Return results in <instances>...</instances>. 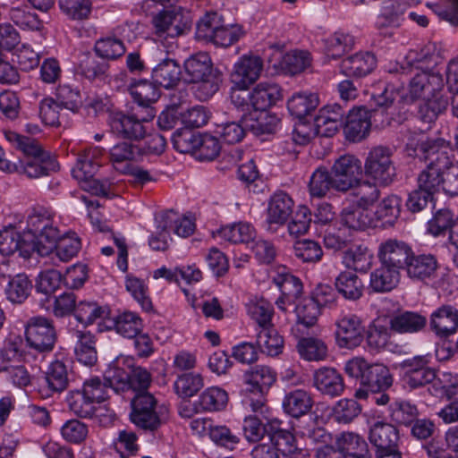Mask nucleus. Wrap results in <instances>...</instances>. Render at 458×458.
Instances as JSON below:
<instances>
[{
	"label": "nucleus",
	"mask_w": 458,
	"mask_h": 458,
	"mask_svg": "<svg viewBox=\"0 0 458 458\" xmlns=\"http://www.w3.org/2000/svg\"><path fill=\"white\" fill-rule=\"evenodd\" d=\"M109 64L90 54L81 55L76 67L77 73L89 81H104L108 76Z\"/></svg>",
	"instance_id": "obj_37"
},
{
	"label": "nucleus",
	"mask_w": 458,
	"mask_h": 458,
	"mask_svg": "<svg viewBox=\"0 0 458 458\" xmlns=\"http://www.w3.org/2000/svg\"><path fill=\"white\" fill-rule=\"evenodd\" d=\"M95 149H88L80 154L72 169V175L85 191L98 197L111 198V182L106 178L95 177L100 166L95 159Z\"/></svg>",
	"instance_id": "obj_4"
},
{
	"label": "nucleus",
	"mask_w": 458,
	"mask_h": 458,
	"mask_svg": "<svg viewBox=\"0 0 458 458\" xmlns=\"http://www.w3.org/2000/svg\"><path fill=\"white\" fill-rule=\"evenodd\" d=\"M294 256L302 262L316 263L321 260L323 250L320 244L313 240L297 241L293 245Z\"/></svg>",
	"instance_id": "obj_63"
},
{
	"label": "nucleus",
	"mask_w": 458,
	"mask_h": 458,
	"mask_svg": "<svg viewBox=\"0 0 458 458\" xmlns=\"http://www.w3.org/2000/svg\"><path fill=\"white\" fill-rule=\"evenodd\" d=\"M109 329H113L116 334L123 338L131 339L137 336L144 329L143 319L134 311L124 310L109 318Z\"/></svg>",
	"instance_id": "obj_26"
},
{
	"label": "nucleus",
	"mask_w": 458,
	"mask_h": 458,
	"mask_svg": "<svg viewBox=\"0 0 458 458\" xmlns=\"http://www.w3.org/2000/svg\"><path fill=\"white\" fill-rule=\"evenodd\" d=\"M293 199L284 191H276L270 197L266 218L268 232H276L279 226L287 222L293 213Z\"/></svg>",
	"instance_id": "obj_19"
},
{
	"label": "nucleus",
	"mask_w": 458,
	"mask_h": 458,
	"mask_svg": "<svg viewBox=\"0 0 458 458\" xmlns=\"http://www.w3.org/2000/svg\"><path fill=\"white\" fill-rule=\"evenodd\" d=\"M393 149L386 146L373 147L364 162V174L380 185L391 184L396 175L393 161Z\"/></svg>",
	"instance_id": "obj_6"
},
{
	"label": "nucleus",
	"mask_w": 458,
	"mask_h": 458,
	"mask_svg": "<svg viewBox=\"0 0 458 458\" xmlns=\"http://www.w3.org/2000/svg\"><path fill=\"white\" fill-rule=\"evenodd\" d=\"M129 92L133 101L141 109L140 112L148 114V109H154L152 104L160 97V90L157 84L148 80H139L131 83Z\"/></svg>",
	"instance_id": "obj_29"
},
{
	"label": "nucleus",
	"mask_w": 458,
	"mask_h": 458,
	"mask_svg": "<svg viewBox=\"0 0 458 458\" xmlns=\"http://www.w3.org/2000/svg\"><path fill=\"white\" fill-rule=\"evenodd\" d=\"M131 421L139 428L155 432L163 423L158 402L149 392L138 393L131 400Z\"/></svg>",
	"instance_id": "obj_5"
},
{
	"label": "nucleus",
	"mask_w": 458,
	"mask_h": 458,
	"mask_svg": "<svg viewBox=\"0 0 458 458\" xmlns=\"http://www.w3.org/2000/svg\"><path fill=\"white\" fill-rule=\"evenodd\" d=\"M183 67L189 82L199 81L217 72L213 69L209 55L204 52H199L191 55L184 61Z\"/></svg>",
	"instance_id": "obj_41"
},
{
	"label": "nucleus",
	"mask_w": 458,
	"mask_h": 458,
	"mask_svg": "<svg viewBox=\"0 0 458 458\" xmlns=\"http://www.w3.org/2000/svg\"><path fill=\"white\" fill-rule=\"evenodd\" d=\"M400 281V271L380 264L370 274L369 287L375 293H386L395 288Z\"/></svg>",
	"instance_id": "obj_39"
},
{
	"label": "nucleus",
	"mask_w": 458,
	"mask_h": 458,
	"mask_svg": "<svg viewBox=\"0 0 458 458\" xmlns=\"http://www.w3.org/2000/svg\"><path fill=\"white\" fill-rule=\"evenodd\" d=\"M10 165L9 173H17L30 179L48 176L60 169L59 163L50 152L30 158H18Z\"/></svg>",
	"instance_id": "obj_16"
},
{
	"label": "nucleus",
	"mask_w": 458,
	"mask_h": 458,
	"mask_svg": "<svg viewBox=\"0 0 458 458\" xmlns=\"http://www.w3.org/2000/svg\"><path fill=\"white\" fill-rule=\"evenodd\" d=\"M331 173L334 177L335 191L347 192L360 179L361 161L353 155H343L335 161Z\"/></svg>",
	"instance_id": "obj_15"
},
{
	"label": "nucleus",
	"mask_w": 458,
	"mask_h": 458,
	"mask_svg": "<svg viewBox=\"0 0 458 458\" xmlns=\"http://www.w3.org/2000/svg\"><path fill=\"white\" fill-rule=\"evenodd\" d=\"M204 378L199 373H183L174 383L175 394L181 398H191L203 388Z\"/></svg>",
	"instance_id": "obj_54"
},
{
	"label": "nucleus",
	"mask_w": 458,
	"mask_h": 458,
	"mask_svg": "<svg viewBox=\"0 0 458 458\" xmlns=\"http://www.w3.org/2000/svg\"><path fill=\"white\" fill-rule=\"evenodd\" d=\"M222 81V74L217 71L199 81L191 82L193 84L192 93L198 100L208 101L219 90Z\"/></svg>",
	"instance_id": "obj_56"
},
{
	"label": "nucleus",
	"mask_w": 458,
	"mask_h": 458,
	"mask_svg": "<svg viewBox=\"0 0 458 458\" xmlns=\"http://www.w3.org/2000/svg\"><path fill=\"white\" fill-rule=\"evenodd\" d=\"M335 190V182L332 173L326 167H318L311 174L309 182V192L312 198L321 199L330 190Z\"/></svg>",
	"instance_id": "obj_51"
},
{
	"label": "nucleus",
	"mask_w": 458,
	"mask_h": 458,
	"mask_svg": "<svg viewBox=\"0 0 458 458\" xmlns=\"http://www.w3.org/2000/svg\"><path fill=\"white\" fill-rule=\"evenodd\" d=\"M73 335L77 340L75 355L78 361L88 367L94 366L98 361L95 335L88 330H75Z\"/></svg>",
	"instance_id": "obj_35"
},
{
	"label": "nucleus",
	"mask_w": 458,
	"mask_h": 458,
	"mask_svg": "<svg viewBox=\"0 0 458 458\" xmlns=\"http://www.w3.org/2000/svg\"><path fill=\"white\" fill-rule=\"evenodd\" d=\"M437 268L438 262L434 255L429 253L416 255L412 250V255L403 270L411 279L424 282L435 278Z\"/></svg>",
	"instance_id": "obj_25"
},
{
	"label": "nucleus",
	"mask_w": 458,
	"mask_h": 458,
	"mask_svg": "<svg viewBox=\"0 0 458 458\" xmlns=\"http://www.w3.org/2000/svg\"><path fill=\"white\" fill-rule=\"evenodd\" d=\"M137 441L136 433L126 429L121 430L113 442V447L119 454L120 458H130L136 455L140 450Z\"/></svg>",
	"instance_id": "obj_62"
},
{
	"label": "nucleus",
	"mask_w": 458,
	"mask_h": 458,
	"mask_svg": "<svg viewBox=\"0 0 458 458\" xmlns=\"http://www.w3.org/2000/svg\"><path fill=\"white\" fill-rule=\"evenodd\" d=\"M276 379V371L267 365H256L244 371L243 402L253 412L261 415L267 412V394Z\"/></svg>",
	"instance_id": "obj_2"
},
{
	"label": "nucleus",
	"mask_w": 458,
	"mask_h": 458,
	"mask_svg": "<svg viewBox=\"0 0 458 458\" xmlns=\"http://www.w3.org/2000/svg\"><path fill=\"white\" fill-rule=\"evenodd\" d=\"M249 316L258 324L259 329L272 326L273 304L263 297H253L246 304Z\"/></svg>",
	"instance_id": "obj_47"
},
{
	"label": "nucleus",
	"mask_w": 458,
	"mask_h": 458,
	"mask_svg": "<svg viewBox=\"0 0 458 458\" xmlns=\"http://www.w3.org/2000/svg\"><path fill=\"white\" fill-rule=\"evenodd\" d=\"M412 250V247L405 241L388 238L378 245L377 258L380 264L401 271L411 259Z\"/></svg>",
	"instance_id": "obj_17"
},
{
	"label": "nucleus",
	"mask_w": 458,
	"mask_h": 458,
	"mask_svg": "<svg viewBox=\"0 0 458 458\" xmlns=\"http://www.w3.org/2000/svg\"><path fill=\"white\" fill-rule=\"evenodd\" d=\"M262 69L259 56L244 55L233 65L232 81L239 89H247L259 78Z\"/></svg>",
	"instance_id": "obj_18"
},
{
	"label": "nucleus",
	"mask_w": 458,
	"mask_h": 458,
	"mask_svg": "<svg viewBox=\"0 0 458 458\" xmlns=\"http://www.w3.org/2000/svg\"><path fill=\"white\" fill-rule=\"evenodd\" d=\"M369 440L377 448V458H402L399 431L394 425L376 422L370 428Z\"/></svg>",
	"instance_id": "obj_12"
},
{
	"label": "nucleus",
	"mask_w": 458,
	"mask_h": 458,
	"mask_svg": "<svg viewBox=\"0 0 458 458\" xmlns=\"http://www.w3.org/2000/svg\"><path fill=\"white\" fill-rule=\"evenodd\" d=\"M222 22L223 19L217 13H205L197 23L195 33L197 40L208 43Z\"/></svg>",
	"instance_id": "obj_64"
},
{
	"label": "nucleus",
	"mask_w": 458,
	"mask_h": 458,
	"mask_svg": "<svg viewBox=\"0 0 458 458\" xmlns=\"http://www.w3.org/2000/svg\"><path fill=\"white\" fill-rule=\"evenodd\" d=\"M430 354L417 355L400 363L403 370V381L410 389H417L428 384L435 383L437 370L431 366Z\"/></svg>",
	"instance_id": "obj_11"
},
{
	"label": "nucleus",
	"mask_w": 458,
	"mask_h": 458,
	"mask_svg": "<svg viewBox=\"0 0 458 458\" xmlns=\"http://www.w3.org/2000/svg\"><path fill=\"white\" fill-rule=\"evenodd\" d=\"M256 231L249 223L240 222L227 225L217 231V235L233 244L248 243L255 238Z\"/></svg>",
	"instance_id": "obj_46"
},
{
	"label": "nucleus",
	"mask_w": 458,
	"mask_h": 458,
	"mask_svg": "<svg viewBox=\"0 0 458 458\" xmlns=\"http://www.w3.org/2000/svg\"><path fill=\"white\" fill-rule=\"evenodd\" d=\"M5 138L14 148L22 153L21 158H30L48 152L44 150L39 142L31 137L21 135L15 131H7Z\"/></svg>",
	"instance_id": "obj_55"
},
{
	"label": "nucleus",
	"mask_w": 458,
	"mask_h": 458,
	"mask_svg": "<svg viewBox=\"0 0 458 458\" xmlns=\"http://www.w3.org/2000/svg\"><path fill=\"white\" fill-rule=\"evenodd\" d=\"M377 66L376 56L370 52H358L341 61L340 72L348 78L360 79L369 75Z\"/></svg>",
	"instance_id": "obj_23"
},
{
	"label": "nucleus",
	"mask_w": 458,
	"mask_h": 458,
	"mask_svg": "<svg viewBox=\"0 0 458 458\" xmlns=\"http://www.w3.org/2000/svg\"><path fill=\"white\" fill-rule=\"evenodd\" d=\"M283 421L276 419L267 420L268 437L271 445L275 446L283 457L290 456L299 451L305 450L297 446L295 436L288 429L282 428Z\"/></svg>",
	"instance_id": "obj_22"
},
{
	"label": "nucleus",
	"mask_w": 458,
	"mask_h": 458,
	"mask_svg": "<svg viewBox=\"0 0 458 458\" xmlns=\"http://www.w3.org/2000/svg\"><path fill=\"white\" fill-rule=\"evenodd\" d=\"M32 290V283L24 273H19L9 276L4 287V295L13 304H22L30 296Z\"/></svg>",
	"instance_id": "obj_40"
},
{
	"label": "nucleus",
	"mask_w": 458,
	"mask_h": 458,
	"mask_svg": "<svg viewBox=\"0 0 458 458\" xmlns=\"http://www.w3.org/2000/svg\"><path fill=\"white\" fill-rule=\"evenodd\" d=\"M53 248L49 254L55 255L62 262H68L81 249V239L74 233L67 234L59 238Z\"/></svg>",
	"instance_id": "obj_57"
},
{
	"label": "nucleus",
	"mask_w": 458,
	"mask_h": 458,
	"mask_svg": "<svg viewBox=\"0 0 458 458\" xmlns=\"http://www.w3.org/2000/svg\"><path fill=\"white\" fill-rule=\"evenodd\" d=\"M96 55L106 60H116L126 52L123 41L116 37L107 36L98 38L94 45Z\"/></svg>",
	"instance_id": "obj_53"
},
{
	"label": "nucleus",
	"mask_w": 458,
	"mask_h": 458,
	"mask_svg": "<svg viewBox=\"0 0 458 458\" xmlns=\"http://www.w3.org/2000/svg\"><path fill=\"white\" fill-rule=\"evenodd\" d=\"M59 238V230L53 225L52 219H50L49 224L45 225L38 233L30 240L36 244L35 251L44 256L49 254Z\"/></svg>",
	"instance_id": "obj_60"
},
{
	"label": "nucleus",
	"mask_w": 458,
	"mask_h": 458,
	"mask_svg": "<svg viewBox=\"0 0 458 458\" xmlns=\"http://www.w3.org/2000/svg\"><path fill=\"white\" fill-rule=\"evenodd\" d=\"M156 115L155 109H148V114L133 111L131 114L115 112L109 116L111 131L120 138L140 140L146 136L147 129L143 123L151 121Z\"/></svg>",
	"instance_id": "obj_8"
},
{
	"label": "nucleus",
	"mask_w": 458,
	"mask_h": 458,
	"mask_svg": "<svg viewBox=\"0 0 458 458\" xmlns=\"http://www.w3.org/2000/svg\"><path fill=\"white\" fill-rule=\"evenodd\" d=\"M335 287L337 293L345 300L356 301L364 293L362 280L353 271H342L335 279Z\"/></svg>",
	"instance_id": "obj_32"
},
{
	"label": "nucleus",
	"mask_w": 458,
	"mask_h": 458,
	"mask_svg": "<svg viewBox=\"0 0 458 458\" xmlns=\"http://www.w3.org/2000/svg\"><path fill=\"white\" fill-rule=\"evenodd\" d=\"M36 250L33 241L27 239L14 226H8L0 231V254L10 256L16 251L24 259L30 258Z\"/></svg>",
	"instance_id": "obj_20"
},
{
	"label": "nucleus",
	"mask_w": 458,
	"mask_h": 458,
	"mask_svg": "<svg viewBox=\"0 0 458 458\" xmlns=\"http://www.w3.org/2000/svg\"><path fill=\"white\" fill-rule=\"evenodd\" d=\"M272 282L277 286L281 294L289 301H296L302 294L303 284L301 280L293 275L285 267H278L272 276Z\"/></svg>",
	"instance_id": "obj_36"
},
{
	"label": "nucleus",
	"mask_w": 458,
	"mask_h": 458,
	"mask_svg": "<svg viewBox=\"0 0 458 458\" xmlns=\"http://www.w3.org/2000/svg\"><path fill=\"white\" fill-rule=\"evenodd\" d=\"M256 344L261 352L275 357L283 352L284 338L272 325L259 329Z\"/></svg>",
	"instance_id": "obj_43"
},
{
	"label": "nucleus",
	"mask_w": 458,
	"mask_h": 458,
	"mask_svg": "<svg viewBox=\"0 0 458 458\" xmlns=\"http://www.w3.org/2000/svg\"><path fill=\"white\" fill-rule=\"evenodd\" d=\"M62 13L72 21H84L89 17L92 4L90 0H58Z\"/></svg>",
	"instance_id": "obj_61"
},
{
	"label": "nucleus",
	"mask_w": 458,
	"mask_h": 458,
	"mask_svg": "<svg viewBox=\"0 0 458 458\" xmlns=\"http://www.w3.org/2000/svg\"><path fill=\"white\" fill-rule=\"evenodd\" d=\"M155 34L158 38H177L188 33L192 25L189 12L182 8L164 10L152 19Z\"/></svg>",
	"instance_id": "obj_10"
},
{
	"label": "nucleus",
	"mask_w": 458,
	"mask_h": 458,
	"mask_svg": "<svg viewBox=\"0 0 458 458\" xmlns=\"http://www.w3.org/2000/svg\"><path fill=\"white\" fill-rule=\"evenodd\" d=\"M428 319L416 311H403L391 317L389 325L391 330L399 334H415L422 331L427 326Z\"/></svg>",
	"instance_id": "obj_33"
},
{
	"label": "nucleus",
	"mask_w": 458,
	"mask_h": 458,
	"mask_svg": "<svg viewBox=\"0 0 458 458\" xmlns=\"http://www.w3.org/2000/svg\"><path fill=\"white\" fill-rule=\"evenodd\" d=\"M105 314V309L95 301L82 300L77 301L73 313L75 319L84 325H92Z\"/></svg>",
	"instance_id": "obj_58"
},
{
	"label": "nucleus",
	"mask_w": 458,
	"mask_h": 458,
	"mask_svg": "<svg viewBox=\"0 0 458 458\" xmlns=\"http://www.w3.org/2000/svg\"><path fill=\"white\" fill-rule=\"evenodd\" d=\"M398 96L399 89L394 83L377 82L371 94V101L379 108L376 109L378 111V115H384L386 110L392 106Z\"/></svg>",
	"instance_id": "obj_49"
},
{
	"label": "nucleus",
	"mask_w": 458,
	"mask_h": 458,
	"mask_svg": "<svg viewBox=\"0 0 458 458\" xmlns=\"http://www.w3.org/2000/svg\"><path fill=\"white\" fill-rule=\"evenodd\" d=\"M105 377L116 393L132 391L148 392L152 382V375L141 366H136L131 357L121 356L114 360L105 370Z\"/></svg>",
	"instance_id": "obj_1"
},
{
	"label": "nucleus",
	"mask_w": 458,
	"mask_h": 458,
	"mask_svg": "<svg viewBox=\"0 0 458 458\" xmlns=\"http://www.w3.org/2000/svg\"><path fill=\"white\" fill-rule=\"evenodd\" d=\"M282 98V89L275 82L261 81L250 91V104L255 111H266Z\"/></svg>",
	"instance_id": "obj_27"
},
{
	"label": "nucleus",
	"mask_w": 458,
	"mask_h": 458,
	"mask_svg": "<svg viewBox=\"0 0 458 458\" xmlns=\"http://www.w3.org/2000/svg\"><path fill=\"white\" fill-rule=\"evenodd\" d=\"M335 446L338 452L351 458H371L367 441L359 434L343 432L336 437Z\"/></svg>",
	"instance_id": "obj_28"
},
{
	"label": "nucleus",
	"mask_w": 458,
	"mask_h": 458,
	"mask_svg": "<svg viewBox=\"0 0 458 458\" xmlns=\"http://www.w3.org/2000/svg\"><path fill=\"white\" fill-rule=\"evenodd\" d=\"M444 86L443 77L435 72L422 70L416 72L410 80L407 93L402 95L404 103H412L418 99L435 97Z\"/></svg>",
	"instance_id": "obj_14"
},
{
	"label": "nucleus",
	"mask_w": 458,
	"mask_h": 458,
	"mask_svg": "<svg viewBox=\"0 0 458 458\" xmlns=\"http://www.w3.org/2000/svg\"><path fill=\"white\" fill-rule=\"evenodd\" d=\"M344 371L370 393H381L393 386V375L386 366L382 363H369L363 357H354L347 360Z\"/></svg>",
	"instance_id": "obj_3"
},
{
	"label": "nucleus",
	"mask_w": 458,
	"mask_h": 458,
	"mask_svg": "<svg viewBox=\"0 0 458 458\" xmlns=\"http://www.w3.org/2000/svg\"><path fill=\"white\" fill-rule=\"evenodd\" d=\"M354 37L349 33L336 31L323 39L327 55L334 59L342 56L354 46Z\"/></svg>",
	"instance_id": "obj_50"
},
{
	"label": "nucleus",
	"mask_w": 458,
	"mask_h": 458,
	"mask_svg": "<svg viewBox=\"0 0 458 458\" xmlns=\"http://www.w3.org/2000/svg\"><path fill=\"white\" fill-rule=\"evenodd\" d=\"M365 326L356 314H342L335 321V338L339 348L352 350L361 344Z\"/></svg>",
	"instance_id": "obj_13"
},
{
	"label": "nucleus",
	"mask_w": 458,
	"mask_h": 458,
	"mask_svg": "<svg viewBox=\"0 0 458 458\" xmlns=\"http://www.w3.org/2000/svg\"><path fill=\"white\" fill-rule=\"evenodd\" d=\"M296 349L301 358L308 361H322L328 356L327 345L317 337H301Z\"/></svg>",
	"instance_id": "obj_45"
},
{
	"label": "nucleus",
	"mask_w": 458,
	"mask_h": 458,
	"mask_svg": "<svg viewBox=\"0 0 458 458\" xmlns=\"http://www.w3.org/2000/svg\"><path fill=\"white\" fill-rule=\"evenodd\" d=\"M313 386L330 397L341 395L345 388L342 374L332 367H321L314 371Z\"/></svg>",
	"instance_id": "obj_24"
},
{
	"label": "nucleus",
	"mask_w": 458,
	"mask_h": 458,
	"mask_svg": "<svg viewBox=\"0 0 458 458\" xmlns=\"http://www.w3.org/2000/svg\"><path fill=\"white\" fill-rule=\"evenodd\" d=\"M350 191H352L353 203L364 210L372 207L380 198V191L375 181L371 182L360 179Z\"/></svg>",
	"instance_id": "obj_42"
},
{
	"label": "nucleus",
	"mask_w": 458,
	"mask_h": 458,
	"mask_svg": "<svg viewBox=\"0 0 458 458\" xmlns=\"http://www.w3.org/2000/svg\"><path fill=\"white\" fill-rule=\"evenodd\" d=\"M125 287L144 311L149 312L153 310L148 287L142 279L133 276H127Z\"/></svg>",
	"instance_id": "obj_59"
},
{
	"label": "nucleus",
	"mask_w": 458,
	"mask_h": 458,
	"mask_svg": "<svg viewBox=\"0 0 458 458\" xmlns=\"http://www.w3.org/2000/svg\"><path fill=\"white\" fill-rule=\"evenodd\" d=\"M229 401L227 392L219 386L206 388L194 403L196 412H216L224 411Z\"/></svg>",
	"instance_id": "obj_31"
},
{
	"label": "nucleus",
	"mask_w": 458,
	"mask_h": 458,
	"mask_svg": "<svg viewBox=\"0 0 458 458\" xmlns=\"http://www.w3.org/2000/svg\"><path fill=\"white\" fill-rule=\"evenodd\" d=\"M377 116L378 111L376 109H368L365 106L351 109L345 117V123H344L345 139L351 142H360L369 134L372 123H375L376 126L382 127L390 124L387 118L380 120L377 123Z\"/></svg>",
	"instance_id": "obj_9"
},
{
	"label": "nucleus",
	"mask_w": 458,
	"mask_h": 458,
	"mask_svg": "<svg viewBox=\"0 0 458 458\" xmlns=\"http://www.w3.org/2000/svg\"><path fill=\"white\" fill-rule=\"evenodd\" d=\"M429 327L440 338L454 335L458 329V310L449 304L440 306L430 315Z\"/></svg>",
	"instance_id": "obj_21"
},
{
	"label": "nucleus",
	"mask_w": 458,
	"mask_h": 458,
	"mask_svg": "<svg viewBox=\"0 0 458 458\" xmlns=\"http://www.w3.org/2000/svg\"><path fill=\"white\" fill-rule=\"evenodd\" d=\"M66 403L69 410L79 418L91 419L97 411L95 402L81 388L69 391Z\"/></svg>",
	"instance_id": "obj_44"
},
{
	"label": "nucleus",
	"mask_w": 458,
	"mask_h": 458,
	"mask_svg": "<svg viewBox=\"0 0 458 458\" xmlns=\"http://www.w3.org/2000/svg\"><path fill=\"white\" fill-rule=\"evenodd\" d=\"M317 93L300 91L294 93L287 101V108L291 115L301 120L310 115L318 106Z\"/></svg>",
	"instance_id": "obj_38"
},
{
	"label": "nucleus",
	"mask_w": 458,
	"mask_h": 458,
	"mask_svg": "<svg viewBox=\"0 0 458 458\" xmlns=\"http://www.w3.org/2000/svg\"><path fill=\"white\" fill-rule=\"evenodd\" d=\"M181 78V66L174 59H164L152 70L154 82L167 89L175 88L180 83Z\"/></svg>",
	"instance_id": "obj_34"
},
{
	"label": "nucleus",
	"mask_w": 458,
	"mask_h": 458,
	"mask_svg": "<svg viewBox=\"0 0 458 458\" xmlns=\"http://www.w3.org/2000/svg\"><path fill=\"white\" fill-rule=\"evenodd\" d=\"M27 345L39 353L51 352L57 341L53 320L43 316L30 318L24 325Z\"/></svg>",
	"instance_id": "obj_7"
},
{
	"label": "nucleus",
	"mask_w": 458,
	"mask_h": 458,
	"mask_svg": "<svg viewBox=\"0 0 458 458\" xmlns=\"http://www.w3.org/2000/svg\"><path fill=\"white\" fill-rule=\"evenodd\" d=\"M313 406L311 394L304 389H294L287 392L283 399L284 411L295 419L308 414Z\"/></svg>",
	"instance_id": "obj_30"
},
{
	"label": "nucleus",
	"mask_w": 458,
	"mask_h": 458,
	"mask_svg": "<svg viewBox=\"0 0 458 458\" xmlns=\"http://www.w3.org/2000/svg\"><path fill=\"white\" fill-rule=\"evenodd\" d=\"M346 267L354 271L366 273L372 265L373 253L365 245H358L344 252V257Z\"/></svg>",
	"instance_id": "obj_52"
},
{
	"label": "nucleus",
	"mask_w": 458,
	"mask_h": 458,
	"mask_svg": "<svg viewBox=\"0 0 458 458\" xmlns=\"http://www.w3.org/2000/svg\"><path fill=\"white\" fill-rule=\"evenodd\" d=\"M46 382L49 390L55 393H61L69 385V371L66 361L55 359L53 360L46 372Z\"/></svg>",
	"instance_id": "obj_48"
}]
</instances>
